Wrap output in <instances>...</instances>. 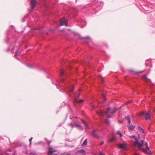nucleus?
Wrapping results in <instances>:
<instances>
[{
    "instance_id": "3c124183",
    "label": "nucleus",
    "mask_w": 155,
    "mask_h": 155,
    "mask_svg": "<svg viewBox=\"0 0 155 155\" xmlns=\"http://www.w3.org/2000/svg\"><path fill=\"white\" fill-rule=\"evenodd\" d=\"M87 59H90L91 58H90V57H87Z\"/></svg>"
},
{
    "instance_id": "58836bf2",
    "label": "nucleus",
    "mask_w": 155,
    "mask_h": 155,
    "mask_svg": "<svg viewBox=\"0 0 155 155\" xmlns=\"http://www.w3.org/2000/svg\"><path fill=\"white\" fill-rule=\"evenodd\" d=\"M123 120H122V121H120L119 120H118V122L120 124H121L123 122Z\"/></svg>"
},
{
    "instance_id": "bf43d9fd",
    "label": "nucleus",
    "mask_w": 155,
    "mask_h": 155,
    "mask_svg": "<svg viewBox=\"0 0 155 155\" xmlns=\"http://www.w3.org/2000/svg\"><path fill=\"white\" fill-rule=\"evenodd\" d=\"M12 26V27H14V26Z\"/></svg>"
},
{
    "instance_id": "473e14b6",
    "label": "nucleus",
    "mask_w": 155,
    "mask_h": 155,
    "mask_svg": "<svg viewBox=\"0 0 155 155\" xmlns=\"http://www.w3.org/2000/svg\"><path fill=\"white\" fill-rule=\"evenodd\" d=\"M43 142L42 141H40L39 142H38L36 143L37 144H42Z\"/></svg>"
},
{
    "instance_id": "a878e982",
    "label": "nucleus",
    "mask_w": 155,
    "mask_h": 155,
    "mask_svg": "<svg viewBox=\"0 0 155 155\" xmlns=\"http://www.w3.org/2000/svg\"><path fill=\"white\" fill-rule=\"evenodd\" d=\"M143 151L145 153H149V152H148L147 150H146L145 149L143 148Z\"/></svg>"
},
{
    "instance_id": "f03ea898",
    "label": "nucleus",
    "mask_w": 155,
    "mask_h": 155,
    "mask_svg": "<svg viewBox=\"0 0 155 155\" xmlns=\"http://www.w3.org/2000/svg\"><path fill=\"white\" fill-rule=\"evenodd\" d=\"M73 120L71 122L69 123L68 125L71 127L72 128H73L74 127H75L77 128L78 129L82 130L83 128L81 126V125L77 124V119L75 117H73L72 118Z\"/></svg>"
},
{
    "instance_id": "8fccbe9b",
    "label": "nucleus",
    "mask_w": 155,
    "mask_h": 155,
    "mask_svg": "<svg viewBox=\"0 0 155 155\" xmlns=\"http://www.w3.org/2000/svg\"><path fill=\"white\" fill-rule=\"evenodd\" d=\"M143 71H139L138 72V73H142L143 72Z\"/></svg>"
},
{
    "instance_id": "09e8293b",
    "label": "nucleus",
    "mask_w": 155,
    "mask_h": 155,
    "mask_svg": "<svg viewBox=\"0 0 155 155\" xmlns=\"http://www.w3.org/2000/svg\"><path fill=\"white\" fill-rule=\"evenodd\" d=\"M65 155H71L69 153H68L66 154Z\"/></svg>"
},
{
    "instance_id": "9b49d317",
    "label": "nucleus",
    "mask_w": 155,
    "mask_h": 155,
    "mask_svg": "<svg viewBox=\"0 0 155 155\" xmlns=\"http://www.w3.org/2000/svg\"><path fill=\"white\" fill-rule=\"evenodd\" d=\"M81 121L83 123L85 126L86 129L88 130L89 129V127L87 123L83 120L81 119Z\"/></svg>"
},
{
    "instance_id": "393cba45",
    "label": "nucleus",
    "mask_w": 155,
    "mask_h": 155,
    "mask_svg": "<svg viewBox=\"0 0 155 155\" xmlns=\"http://www.w3.org/2000/svg\"><path fill=\"white\" fill-rule=\"evenodd\" d=\"M40 2L42 4H45L46 2L45 0H40Z\"/></svg>"
},
{
    "instance_id": "412c9836",
    "label": "nucleus",
    "mask_w": 155,
    "mask_h": 155,
    "mask_svg": "<svg viewBox=\"0 0 155 155\" xmlns=\"http://www.w3.org/2000/svg\"><path fill=\"white\" fill-rule=\"evenodd\" d=\"M146 113L144 111H142L139 114V115L143 116H145V114Z\"/></svg>"
},
{
    "instance_id": "13d9d810",
    "label": "nucleus",
    "mask_w": 155,
    "mask_h": 155,
    "mask_svg": "<svg viewBox=\"0 0 155 155\" xmlns=\"http://www.w3.org/2000/svg\"><path fill=\"white\" fill-rule=\"evenodd\" d=\"M102 3H103V2H102Z\"/></svg>"
},
{
    "instance_id": "a211bd4d",
    "label": "nucleus",
    "mask_w": 155,
    "mask_h": 155,
    "mask_svg": "<svg viewBox=\"0 0 155 155\" xmlns=\"http://www.w3.org/2000/svg\"><path fill=\"white\" fill-rule=\"evenodd\" d=\"M87 144V139H86L84 141L83 143L82 144V146H86Z\"/></svg>"
},
{
    "instance_id": "4d7b16f0",
    "label": "nucleus",
    "mask_w": 155,
    "mask_h": 155,
    "mask_svg": "<svg viewBox=\"0 0 155 155\" xmlns=\"http://www.w3.org/2000/svg\"><path fill=\"white\" fill-rule=\"evenodd\" d=\"M94 108H95V106H94Z\"/></svg>"
},
{
    "instance_id": "39448f33",
    "label": "nucleus",
    "mask_w": 155,
    "mask_h": 155,
    "mask_svg": "<svg viewBox=\"0 0 155 155\" xmlns=\"http://www.w3.org/2000/svg\"><path fill=\"white\" fill-rule=\"evenodd\" d=\"M135 144L136 145H137L138 146L139 148L141 147L143 144V140H141L140 143H139L138 140L137 138L135 140Z\"/></svg>"
},
{
    "instance_id": "a18cd8bd",
    "label": "nucleus",
    "mask_w": 155,
    "mask_h": 155,
    "mask_svg": "<svg viewBox=\"0 0 155 155\" xmlns=\"http://www.w3.org/2000/svg\"><path fill=\"white\" fill-rule=\"evenodd\" d=\"M145 145H146V146H148V143L147 142H146L145 143Z\"/></svg>"
},
{
    "instance_id": "dca6fc26",
    "label": "nucleus",
    "mask_w": 155,
    "mask_h": 155,
    "mask_svg": "<svg viewBox=\"0 0 155 155\" xmlns=\"http://www.w3.org/2000/svg\"><path fill=\"white\" fill-rule=\"evenodd\" d=\"M79 151L83 155H86V152L84 150L82 149L80 150Z\"/></svg>"
},
{
    "instance_id": "20e7f679",
    "label": "nucleus",
    "mask_w": 155,
    "mask_h": 155,
    "mask_svg": "<svg viewBox=\"0 0 155 155\" xmlns=\"http://www.w3.org/2000/svg\"><path fill=\"white\" fill-rule=\"evenodd\" d=\"M64 90H62L63 91H65V92L68 94V95H70L69 93L70 92H72L74 90V87H72L71 88L69 87H64Z\"/></svg>"
},
{
    "instance_id": "c9c22d12",
    "label": "nucleus",
    "mask_w": 155,
    "mask_h": 155,
    "mask_svg": "<svg viewBox=\"0 0 155 155\" xmlns=\"http://www.w3.org/2000/svg\"><path fill=\"white\" fill-rule=\"evenodd\" d=\"M100 155H105L103 153L101 152H100L99 153Z\"/></svg>"
},
{
    "instance_id": "4c0bfd02",
    "label": "nucleus",
    "mask_w": 155,
    "mask_h": 155,
    "mask_svg": "<svg viewBox=\"0 0 155 155\" xmlns=\"http://www.w3.org/2000/svg\"><path fill=\"white\" fill-rule=\"evenodd\" d=\"M49 31L51 32H53L54 31V30L53 29H49Z\"/></svg>"
},
{
    "instance_id": "f257e3e1",
    "label": "nucleus",
    "mask_w": 155,
    "mask_h": 155,
    "mask_svg": "<svg viewBox=\"0 0 155 155\" xmlns=\"http://www.w3.org/2000/svg\"><path fill=\"white\" fill-rule=\"evenodd\" d=\"M118 110L117 108L114 107L110 111L111 108L110 107H108L106 111L104 110H101L97 111V114L101 117L104 116L105 114L106 115L107 117L108 118H110L112 117L113 115L115 112Z\"/></svg>"
},
{
    "instance_id": "49530a36",
    "label": "nucleus",
    "mask_w": 155,
    "mask_h": 155,
    "mask_svg": "<svg viewBox=\"0 0 155 155\" xmlns=\"http://www.w3.org/2000/svg\"><path fill=\"white\" fill-rule=\"evenodd\" d=\"M51 154V155H57V153H54V154H53V153L52 154Z\"/></svg>"
},
{
    "instance_id": "e433bc0d",
    "label": "nucleus",
    "mask_w": 155,
    "mask_h": 155,
    "mask_svg": "<svg viewBox=\"0 0 155 155\" xmlns=\"http://www.w3.org/2000/svg\"><path fill=\"white\" fill-rule=\"evenodd\" d=\"M128 124L129 125H130V124L131 123V121L130 120V119H128Z\"/></svg>"
},
{
    "instance_id": "ea45409f",
    "label": "nucleus",
    "mask_w": 155,
    "mask_h": 155,
    "mask_svg": "<svg viewBox=\"0 0 155 155\" xmlns=\"http://www.w3.org/2000/svg\"><path fill=\"white\" fill-rule=\"evenodd\" d=\"M147 75L146 74H144L143 75V77L144 78H146V77H147Z\"/></svg>"
},
{
    "instance_id": "de8ad7c7",
    "label": "nucleus",
    "mask_w": 155,
    "mask_h": 155,
    "mask_svg": "<svg viewBox=\"0 0 155 155\" xmlns=\"http://www.w3.org/2000/svg\"><path fill=\"white\" fill-rule=\"evenodd\" d=\"M134 155H140L137 153H135L134 154Z\"/></svg>"
},
{
    "instance_id": "5fc2aeb1",
    "label": "nucleus",
    "mask_w": 155,
    "mask_h": 155,
    "mask_svg": "<svg viewBox=\"0 0 155 155\" xmlns=\"http://www.w3.org/2000/svg\"><path fill=\"white\" fill-rule=\"evenodd\" d=\"M67 30H68V31H71V29H68Z\"/></svg>"
},
{
    "instance_id": "9d476101",
    "label": "nucleus",
    "mask_w": 155,
    "mask_h": 155,
    "mask_svg": "<svg viewBox=\"0 0 155 155\" xmlns=\"http://www.w3.org/2000/svg\"><path fill=\"white\" fill-rule=\"evenodd\" d=\"M80 38L81 39H87V40H86L85 42L88 45V44L89 42L91 41V39L89 36H87L85 37H80Z\"/></svg>"
},
{
    "instance_id": "f704fd0d",
    "label": "nucleus",
    "mask_w": 155,
    "mask_h": 155,
    "mask_svg": "<svg viewBox=\"0 0 155 155\" xmlns=\"http://www.w3.org/2000/svg\"><path fill=\"white\" fill-rule=\"evenodd\" d=\"M9 40V38H7L5 40V41L7 43H8Z\"/></svg>"
},
{
    "instance_id": "c85d7f7f",
    "label": "nucleus",
    "mask_w": 155,
    "mask_h": 155,
    "mask_svg": "<svg viewBox=\"0 0 155 155\" xmlns=\"http://www.w3.org/2000/svg\"><path fill=\"white\" fill-rule=\"evenodd\" d=\"M146 149H147V150H148V151H149L150 152H151V151L150 150V149H149V148L148 147V146H146Z\"/></svg>"
},
{
    "instance_id": "1a4fd4ad",
    "label": "nucleus",
    "mask_w": 155,
    "mask_h": 155,
    "mask_svg": "<svg viewBox=\"0 0 155 155\" xmlns=\"http://www.w3.org/2000/svg\"><path fill=\"white\" fill-rule=\"evenodd\" d=\"M145 120H150L151 119V115L150 114L148 113H147L145 114Z\"/></svg>"
},
{
    "instance_id": "603ef678",
    "label": "nucleus",
    "mask_w": 155,
    "mask_h": 155,
    "mask_svg": "<svg viewBox=\"0 0 155 155\" xmlns=\"http://www.w3.org/2000/svg\"><path fill=\"white\" fill-rule=\"evenodd\" d=\"M10 50V49L9 48L7 50V51H8Z\"/></svg>"
},
{
    "instance_id": "b1692460",
    "label": "nucleus",
    "mask_w": 155,
    "mask_h": 155,
    "mask_svg": "<svg viewBox=\"0 0 155 155\" xmlns=\"http://www.w3.org/2000/svg\"><path fill=\"white\" fill-rule=\"evenodd\" d=\"M114 140H115V138L114 137H112L110 139V140H109V142H113L114 141Z\"/></svg>"
},
{
    "instance_id": "a19ab883",
    "label": "nucleus",
    "mask_w": 155,
    "mask_h": 155,
    "mask_svg": "<svg viewBox=\"0 0 155 155\" xmlns=\"http://www.w3.org/2000/svg\"><path fill=\"white\" fill-rule=\"evenodd\" d=\"M51 142V141H48V144L49 146H50V143Z\"/></svg>"
},
{
    "instance_id": "c03bdc74",
    "label": "nucleus",
    "mask_w": 155,
    "mask_h": 155,
    "mask_svg": "<svg viewBox=\"0 0 155 155\" xmlns=\"http://www.w3.org/2000/svg\"><path fill=\"white\" fill-rule=\"evenodd\" d=\"M84 23L85 24V22H84ZM85 25H86V24H85V25H81V27H84L85 26Z\"/></svg>"
},
{
    "instance_id": "bb28decb",
    "label": "nucleus",
    "mask_w": 155,
    "mask_h": 155,
    "mask_svg": "<svg viewBox=\"0 0 155 155\" xmlns=\"http://www.w3.org/2000/svg\"><path fill=\"white\" fill-rule=\"evenodd\" d=\"M30 155H37V153L34 152H31L30 154Z\"/></svg>"
},
{
    "instance_id": "6ab92c4d",
    "label": "nucleus",
    "mask_w": 155,
    "mask_h": 155,
    "mask_svg": "<svg viewBox=\"0 0 155 155\" xmlns=\"http://www.w3.org/2000/svg\"><path fill=\"white\" fill-rule=\"evenodd\" d=\"M138 130L139 131L143 133H144V131L143 129L140 126H138Z\"/></svg>"
},
{
    "instance_id": "6e6552de",
    "label": "nucleus",
    "mask_w": 155,
    "mask_h": 155,
    "mask_svg": "<svg viewBox=\"0 0 155 155\" xmlns=\"http://www.w3.org/2000/svg\"><path fill=\"white\" fill-rule=\"evenodd\" d=\"M91 134L92 135L96 138H100V137L99 136L97 132L95 130H93L91 133Z\"/></svg>"
},
{
    "instance_id": "7c9ffc66",
    "label": "nucleus",
    "mask_w": 155,
    "mask_h": 155,
    "mask_svg": "<svg viewBox=\"0 0 155 155\" xmlns=\"http://www.w3.org/2000/svg\"><path fill=\"white\" fill-rule=\"evenodd\" d=\"M32 139H33V137H31L29 140L30 143V144H31V141L32 140Z\"/></svg>"
},
{
    "instance_id": "ddd939ff",
    "label": "nucleus",
    "mask_w": 155,
    "mask_h": 155,
    "mask_svg": "<svg viewBox=\"0 0 155 155\" xmlns=\"http://www.w3.org/2000/svg\"><path fill=\"white\" fill-rule=\"evenodd\" d=\"M60 73L61 75L62 76L65 73L64 69L62 68H61L60 70Z\"/></svg>"
},
{
    "instance_id": "4be33fe9",
    "label": "nucleus",
    "mask_w": 155,
    "mask_h": 155,
    "mask_svg": "<svg viewBox=\"0 0 155 155\" xmlns=\"http://www.w3.org/2000/svg\"><path fill=\"white\" fill-rule=\"evenodd\" d=\"M28 15H27L25 16L22 19V21L23 22H24L25 21V19L27 18L28 17Z\"/></svg>"
},
{
    "instance_id": "7ed1b4c3",
    "label": "nucleus",
    "mask_w": 155,
    "mask_h": 155,
    "mask_svg": "<svg viewBox=\"0 0 155 155\" xmlns=\"http://www.w3.org/2000/svg\"><path fill=\"white\" fill-rule=\"evenodd\" d=\"M60 26H68V21L64 17L60 19Z\"/></svg>"
},
{
    "instance_id": "f8f14e48",
    "label": "nucleus",
    "mask_w": 155,
    "mask_h": 155,
    "mask_svg": "<svg viewBox=\"0 0 155 155\" xmlns=\"http://www.w3.org/2000/svg\"><path fill=\"white\" fill-rule=\"evenodd\" d=\"M74 102L76 103H81L84 101V100L80 99L79 101H78L76 97L75 98H74Z\"/></svg>"
},
{
    "instance_id": "79ce46f5",
    "label": "nucleus",
    "mask_w": 155,
    "mask_h": 155,
    "mask_svg": "<svg viewBox=\"0 0 155 155\" xmlns=\"http://www.w3.org/2000/svg\"><path fill=\"white\" fill-rule=\"evenodd\" d=\"M80 95V94H78V96H77V97H75V98L76 97L77 99V98H78L79 97Z\"/></svg>"
},
{
    "instance_id": "5701e85b",
    "label": "nucleus",
    "mask_w": 155,
    "mask_h": 155,
    "mask_svg": "<svg viewBox=\"0 0 155 155\" xmlns=\"http://www.w3.org/2000/svg\"><path fill=\"white\" fill-rule=\"evenodd\" d=\"M105 122L107 124H109L110 123V121L109 119H106L105 120Z\"/></svg>"
},
{
    "instance_id": "864d4df0",
    "label": "nucleus",
    "mask_w": 155,
    "mask_h": 155,
    "mask_svg": "<svg viewBox=\"0 0 155 155\" xmlns=\"http://www.w3.org/2000/svg\"><path fill=\"white\" fill-rule=\"evenodd\" d=\"M103 96L104 97H105V95L104 94H103Z\"/></svg>"
},
{
    "instance_id": "423d86ee",
    "label": "nucleus",
    "mask_w": 155,
    "mask_h": 155,
    "mask_svg": "<svg viewBox=\"0 0 155 155\" xmlns=\"http://www.w3.org/2000/svg\"><path fill=\"white\" fill-rule=\"evenodd\" d=\"M60 83H59L58 82V84L57 83L55 84V85L57 86V87L58 88V86H62V85L61 84V83L63 84H66V82L65 81V79L63 78H61L60 79Z\"/></svg>"
},
{
    "instance_id": "2f4dec72",
    "label": "nucleus",
    "mask_w": 155,
    "mask_h": 155,
    "mask_svg": "<svg viewBox=\"0 0 155 155\" xmlns=\"http://www.w3.org/2000/svg\"><path fill=\"white\" fill-rule=\"evenodd\" d=\"M18 50H16V51L15 52V56L16 57L18 55Z\"/></svg>"
},
{
    "instance_id": "4468645a",
    "label": "nucleus",
    "mask_w": 155,
    "mask_h": 155,
    "mask_svg": "<svg viewBox=\"0 0 155 155\" xmlns=\"http://www.w3.org/2000/svg\"><path fill=\"white\" fill-rule=\"evenodd\" d=\"M52 149L51 147H50L49 148L48 153H49L52 154V153H53V152H54L56 151V150H52Z\"/></svg>"
},
{
    "instance_id": "052dcab7",
    "label": "nucleus",
    "mask_w": 155,
    "mask_h": 155,
    "mask_svg": "<svg viewBox=\"0 0 155 155\" xmlns=\"http://www.w3.org/2000/svg\"><path fill=\"white\" fill-rule=\"evenodd\" d=\"M13 155H15V154H13Z\"/></svg>"
},
{
    "instance_id": "37998d69",
    "label": "nucleus",
    "mask_w": 155,
    "mask_h": 155,
    "mask_svg": "<svg viewBox=\"0 0 155 155\" xmlns=\"http://www.w3.org/2000/svg\"><path fill=\"white\" fill-rule=\"evenodd\" d=\"M104 143V142L103 141L101 143H100V145H103V144Z\"/></svg>"
},
{
    "instance_id": "6e6d98bb",
    "label": "nucleus",
    "mask_w": 155,
    "mask_h": 155,
    "mask_svg": "<svg viewBox=\"0 0 155 155\" xmlns=\"http://www.w3.org/2000/svg\"><path fill=\"white\" fill-rule=\"evenodd\" d=\"M138 137H139H139H140V136H139H139H138Z\"/></svg>"
},
{
    "instance_id": "c756f323",
    "label": "nucleus",
    "mask_w": 155,
    "mask_h": 155,
    "mask_svg": "<svg viewBox=\"0 0 155 155\" xmlns=\"http://www.w3.org/2000/svg\"><path fill=\"white\" fill-rule=\"evenodd\" d=\"M27 66L29 68H32L33 67V66L29 64H27Z\"/></svg>"
},
{
    "instance_id": "aec40b11",
    "label": "nucleus",
    "mask_w": 155,
    "mask_h": 155,
    "mask_svg": "<svg viewBox=\"0 0 155 155\" xmlns=\"http://www.w3.org/2000/svg\"><path fill=\"white\" fill-rule=\"evenodd\" d=\"M117 135H120V137H121L122 136V134L121 133V131L120 130H118L117 131Z\"/></svg>"
},
{
    "instance_id": "2eb2a0df",
    "label": "nucleus",
    "mask_w": 155,
    "mask_h": 155,
    "mask_svg": "<svg viewBox=\"0 0 155 155\" xmlns=\"http://www.w3.org/2000/svg\"><path fill=\"white\" fill-rule=\"evenodd\" d=\"M118 147L121 149L125 148L126 146L124 144L120 143L118 145Z\"/></svg>"
},
{
    "instance_id": "cd10ccee",
    "label": "nucleus",
    "mask_w": 155,
    "mask_h": 155,
    "mask_svg": "<svg viewBox=\"0 0 155 155\" xmlns=\"http://www.w3.org/2000/svg\"><path fill=\"white\" fill-rule=\"evenodd\" d=\"M130 137L132 138H133L135 140L136 139V138H137L134 135H133L132 136H130Z\"/></svg>"
},
{
    "instance_id": "72a5a7b5",
    "label": "nucleus",
    "mask_w": 155,
    "mask_h": 155,
    "mask_svg": "<svg viewBox=\"0 0 155 155\" xmlns=\"http://www.w3.org/2000/svg\"><path fill=\"white\" fill-rule=\"evenodd\" d=\"M125 119L127 120L128 121V119H130L129 117L128 116L126 117H125Z\"/></svg>"
},
{
    "instance_id": "0eeeda50",
    "label": "nucleus",
    "mask_w": 155,
    "mask_h": 155,
    "mask_svg": "<svg viewBox=\"0 0 155 155\" xmlns=\"http://www.w3.org/2000/svg\"><path fill=\"white\" fill-rule=\"evenodd\" d=\"M36 0H31L30 4L31 9H33L36 5Z\"/></svg>"
},
{
    "instance_id": "f3484780",
    "label": "nucleus",
    "mask_w": 155,
    "mask_h": 155,
    "mask_svg": "<svg viewBox=\"0 0 155 155\" xmlns=\"http://www.w3.org/2000/svg\"><path fill=\"white\" fill-rule=\"evenodd\" d=\"M135 127V126L134 125H129L128 126V128L130 130H133Z\"/></svg>"
}]
</instances>
